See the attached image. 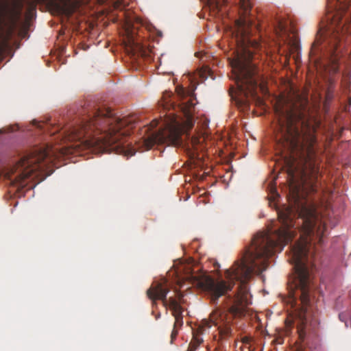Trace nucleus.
<instances>
[{
    "label": "nucleus",
    "mask_w": 351,
    "mask_h": 351,
    "mask_svg": "<svg viewBox=\"0 0 351 351\" xmlns=\"http://www.w3.org/2000/svg\"><path fill=\"white\" fill-rule=\"evenodd\" d=\"M289 152L294 161L301 165L300 178L289 169V206L278 211L280 227L275 230L257 233L242 258L234 262L225 272L226 280H215L203 276L194 277V284L208 292L213 302L232 290L238 282L237 292L226 298L223 308L213 311L208 319L202 320L197 332L203 334L212 326L217 328L221 339L232 335L230 319L245 315L250 303L247 281L254 274H259L268 266V259L293 239L298 232L300 238L291 247L290 261L294 273L289 280V302L293 308L299 336L303 338L308 324H313L310 306L311 279L309 268L313 259L324 243L326 230L324 222L319 217L316 204L311 199L321 184L319 147H282Z\"/></svg>",
    "instance_id": "1"
},
{
    "label": "nucleus",
    "mask_w": 351,
    "mask_h": 351,
    "mask_svg": "<svg viewBox=\"0 0 351 351\" xmlns=\"http://www.w3.org/2000/svg\"><path fill=\"white\" fill-rule=\"evenodd\" d=\"M135 124L133 116L120 118L110 108L87 103L78 110L75 124L62 134L66 145L53 147L47 145L32 148L5 176L12 185L23 188L27 178L38 172H44L56 159L80 154L84 149L133 156L135 150L127 137Z\"/></svg>",
    "instance_id": "2"
},
{
    "label": "nucleus",
    "mask_w": 351,
    "mask_h": 351,
    "mask_svg": "<svg viewBox=\"0 0 351 351\" xmlns=\"http://www.w3.org/2000/svg\"><path fill=\"white\" fill-rule=\"evenodd\" d=\"M239 3L244 16L236 22L235 29L232 32L237 49L234 51V58L230 60V65L241 95H243L246 99L249 97L254 98L258 82L261 88L264 82L263 75L254 62V52L258 49L260 43L250 36V28L254 25L257 27L247 16L252 8L250 0H239Z\"/></svg>",
    "instance_id": "3"
},
{
    "label": "nucleus",
    "mask_w": 351,
    "mask_h": 351,
    "mask_svg": "<svg viewBox=\"0 0 351 351\" xmlns=\"http://www.w3.org/2000/svg\"><path fill=\"white\" fill-rule=\"evenodd\" d=\"M338 8L335 10H328L326 16V24L320 27L316 39L313 45L316 47L324 44L328 47L329 52L332 56V71H338L337 54L336 51L342 37L346 34H350V25L348 24L351 15V0H337Z\"/></svg>",
    "instance_id": "4"
},
{
    "label": "nucleus",
    "mask_w": 351,
    "mask_h": 351,
    "mask_svg": "<svg viewBox=\"0 0 351 351\" xmlns=\"http://www.w3.org/2000/svg\"><path fill=\"white\" fill-rule=\"evenodd\" d=\"M169 291V288L166 279H161L160 281H154L151 287L147 291V297L152 301L153 306L157 305L156 300H160L162 302L163 306H169L172 311V314L175 318L174 328L182 325V312L183 308L180 304L184 303L183 294L180 291H177V298L170 297L167 298V295Z\"/></svg>",
    "instance_id": "5"
},
{
    "label": "nucleus",
    "mask_w": 351,
    "mask_h": 351,
    "mask_svg": "<svg viewBox=\"0 0 351 351\" xmlns=\"http://www.w3.org/2000/svg\"><path fill=\"white\" fill-rule=\"evenodd\" d=\"M182 128L180 123L173 117L169 120H164L162 125L157 132L145 140V144L148 149L156 144H167L178 145L182 143L181 134Z\"/></svg>",
    "instance_id": "6"
},
{
    "label": "nucleus",
    "mask_w": 351,
    "mask_h": 351,
    "mask_svg": "<svg viewBox=\"0 0 351 351\" xmlns=\"http://www.w3.org/2000/svg\"><path fill=\"white\" fill-rule=\"evenodd\" d=\"M180 110L183 112L186 118V126L188 129H191L193 126V110L194 108V103L193 99L190 97L187 101H183L179 105Z\"/></svg>",
    "instance_id": "7"
},
{
    "label": "nucleus",
    "mask_w": 351,
    "mask_h": 351,
    "mask_svg": "<svg viewBox=\"0 0 351 351\" xmlns=\"http://www.w3.org/2000/svg\"><path fill=\"white\" fill-rule=\"evenodd\" d=\"M203 339L197 335H193V339L189 345L186 351H195L199 346L202 343Z\"/></svg>",
    "instance_id": "8"
},
{
    "label": "nucleus",
    "mask_w": 351,
    "mask_h": 351,
    "mask_svg": "<svg viewBox=\"0 0 351 351\" xmlns=\"http://www.w3.org/2000/svg\"><path fill=\"white\" fill-rule=\"evenodd\" d=\"M75 5L70 0H69L64 5V10H62L63 14L67 16H71L75 12Z\"/></svg>",
    "instance_id": "9"
},
{
    "label": "nucleus",
    "mask_w": 351,
    "mask_h": 351,
    "mask_svg": "<svg viewBox=\"0 0 351 351\" xmlns=\"http://www.w3.org/2000/svg\"><path fill=\"white\" fill-rule=\"evenodd\" d=\"M206 1L210 7L218 11L221 10L223 4L226 3V0H206Z\"/></svg>",
    "instance_id": "10"
},
{
    "label": "nucleus",
    "mask_w": 351,
    "mask_h": 351,
    "mask_svg": "<svg viewBox=\"0 0 351 351\" xmlns=\"http://www.w3.org/2000/svg\"><path fill=\"white\" fill-rule=\"evenodd\" d=\"M130 45H131V48L133 50H137V51L144 52L143 51L144 47L143 45L135 42L134 40H132L131 41H130Z\"/></svg>",
    "instance_id": "11"
},
{
    "label": "nucleus",
    "mask_w": 351,
    "mask_h": 351,
    "mask_svg": "<svg viewBox=\"0 0 351 351\" xmlns=\"http://www.w3.org/2000/svg\"><path fill=\"white\" fill-rule=\"evenodd\" d=\"M178 95L181 99H184L186 97L189 95V90L184 89V88H177Z\"/></svg>",
    "instance_id": "12"
},
{
    "label": "nucleus",
    "mask_w": 351,
    "mask_h": 351,
    "mask_svg": "<svg viewBox=\"0 0 351 351\" xmlns=\"http://www.w3.org/2000/svg\"><path fill=\"white\" fill-rule=\"evenodd\" d=\"M251 342V337L249 336H245L241 338V343L245 346V348L250 349Z\"/></svg>",
    "instance_id": "13"
},
{
    "label": "nucleus",
    "mask_w": 351,
    "mask_h": 351,
    "mask_svg": "<svg viewBox=\"0 0 351 351\" xmlns=\"http://www.w3.org/2000/svg\"><path fill=\"white\" fill-rule=\"evenodd\" d=\"M33 125H35L36 127L38 128H40V129H43L44 128V125H47V123H44L43 122H40V121H37L36 120H34L33 121Z\"/></svg>",
    "instance_id": "14"
},
{
    "label": "nucleus",
    "mask_w": 351,
    "mask_h": 351,
    "mask_svg": "<svg viewBox=\"0 0 351 351\" xmlns=\"http://www.w3.org/2000/svg\"><path fill=\"white\" fill-rule=\"evenodd\" d=\"M191 143L193 144V146L195 147L200 143V140L197 137H193L191 139Z\"/></svg>",
    "instance_id": "15"
},
{
    "label": "nucleus",
    "mask_w": 351,
    "mask_h": 351,
    "mask_svg": "<svg viewBox=\"0 0 351 351\" xmlns=\"http://www.w3.org/2000/svg\"><path fill=\"white\" fill-rule=\"evenodd\" d=\"M159 121L157 119H154L150 123V127L151 128L154 129L157 127Z\"/></svg>",
    "instance_id": "16"
},
{
    "label": "nucleus",
    "mask_w": 351,
    "mask_h": 351,
    "mask_svg": "<svg viewBox=\"0 0 351 351\" xmlns=\"http://www.w3.org/2000/svg\"><path fill=\"white\" fill-rule=\"evenodd\" d=\"M177 334H178L177 330H176V328H173V330H172V332H171V341H173V339L174 338H176V337Z\"/></svg>",
    "instance_id": "17"
},
{
    "label": "nucleus",
    "mask_w": 351,
    "mask_h": 351,
    "mask_svg": "<svg viewBox=\"0 0 351 351\" xmlns=\"http://www.w3.org/2000/svg\"><path fill=\"white\" fill-rule=\"evenodd\" d=\"M21 7H22V5L20 4V8L19 10L21 9ZM3 10H10V8L7 6V5H5L3 8ZM16 8H13V9H10V10H16Z\"/></svg>",
    "instance_id": "18"
},
{
    "label": "nucleus",
    "mask_w": 351,
    "mask_h": 351,
    "mask_svg": "<svg viewBox=\"0 0 351 351\" xmlns=\"http://www.w3.org/2000/svg\"><path fill=\"white\" fill-rule=\"evenodd\" d=\"M35 8H36V5H34V4H32V5H31V9H32V10H35Z\"/></svg>",
    "instance_id": "19"
},
{
    "label": "nucleus",
    "mask_w": 351,
    "mask_h": 351,
    "mask_svg": "<svg viewBox=\"0 0 351 351\" xmlns=\"http://www.w3.org/2000/svg\"><path fill=\"white\" fill-rule=\"evenodd\" d=\"M160 316V314L158 313L156 318L158 319Z\"/></svg>",
    "instance_id": "20"
},
{
    "label": "nucleus",
    "mask_w": 351,
    "mask_h": 351,
    "mask_svg": "<svg viewBox=\"0 0 351 351\" xmlns=\"http://www.w3.org/2000/svg\"><path fill=\"white\" fill-rule=\"evenodd\" d=\"M350 104H351V99H350Z\"/></svg>",
    "instance_id": "21"
}]
</instances>
